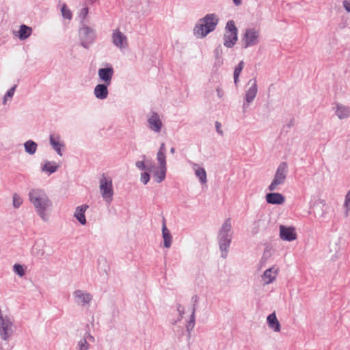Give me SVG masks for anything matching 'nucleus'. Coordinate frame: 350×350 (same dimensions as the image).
Listing matches in <instances>:
<instances>
[{
    "instance_id": "f257e3e1",
    "label": "nucleus",
    "mask_w": 350,
    "mask_h": 350,
    "mask_svg": "<svg viewBox=\"0 0 350 350\" xmlns=\"http://www.w3.org/2000/svg\"><path fill=\"white\" fill-rule=\"evenodd\" d=\"M28 196L29 201L34 206L38 215L42 220L46 221L47 218L45 211L48 207L52 205L46 193L42 189H33L29 191Z\"/></svg>"
},
{
    "instance_id": "f03ea898",
    "label": "nucleus",
    "mask_w": 350,
    "mask_h": 350,
    "mask_svg": "<svg viewBox=\"0 0 350 350\" xmlns=\"http://www.w3.org/2000/svg\"><path fill=\"white\" fill-rule=\"evenodd\" d=\"M218 23L219 18L215 14H208L195 25L193 35L198 38H203L216 29Z\"/></svg>"
},
{
    "instance_id": "7ed1b4c3",
    "label": "nucleus",
    "mask_w": 350,
    "mask_h": 350,
    "mask_svg": "<svg viewBox=\"0 0 350 350\" xmlns=\"http://www.w3.org/2000/svg\"><path fill=\"white\" fill-rule=\"evenodd\" d=\"M231 228L230 219L228 218L224 221L217 235L219 247L221 253V257L224 259L227 258L228 248L232 242Z\"/></svg>"
},
{
    "instance_id": "20e7f679",
    "label": "nucleus",
    "mask_w": 350,
    "mask_h": 350,
    "mask_svg": "<svg viewBox=\"0 0 350 350\" xmlns=\"http://www.w3.org/2000/svg\"><path fill=\"white\" fill-rule=\"evenodd\" d=\"M288 172V165L286 162H282L278 167L274 175V178L268 186V189L271 191L278 189V186L283 185L286 178Z\"/></svg>"
},
{
    "instance_id": "39448f33",
    "label": "nucleus",
    "mask_w": 350,
    "mask_h": 350,
    "mask_svg": "<svg viewBox=\"0 0 350 350\" xmlns=\"http://www.w3.org/2000/svg\"><path fill=\"white\" fill-rule=\"evenodd\" d=\"M226 33L224 36V45L232 48L238 40V29L234 21H228L226 25Z\"/></svg>"
},
{
    "instance_id": "423d86ee",
    "label": "nucleus",
    "mask_w": 350,
    "mask_h": 350,
    "mask_svg": "<svg viewBox=\"0 0 350 350\" xmlns=\"http://www.w3.org/2000/svg\"><path fill=\"white\" fill-rule=\"evenodd\" d=\"M79 36L80 44L85 49H88L90 45L95 41L96 38L95 31L86 25H83L80 27Z\"/></svg>"
},
{
    "instance_id": "0eeeda50",
    "label": "nucleus",
    "mask_w": 350,
    "mask_h": 350,
    "mask_svg": "<svg viewBox=\"0 0 350 350\" xmlns=\"http://www.w3.org/2000/svg\"><path fill=\"white\" fill-rule=\"evenodd\" d=\"M99 187L103 198L110 203L113 200V190L112 180L110 177H107L105 174H103L99 180Z\"/></svg>"
},
{
    "instance_id": "6e6552de",
    "label": "nucleus",
    "mask_w": 350,
    "mask_h": 350,
    "mask_svg": "<svg viewBox=\"0 0 350 350\" xmlns=\"http://www.w3.org/2000/svg\"><path fill=\"white\" fill-rule=\"evenodd\" d=\"M12 322L8 317H3L0 310V336L3 340H7L11 336Z\"/></svg>"
},
{
    "instance_id": "1a4fd4ad",
    "label": "nucleus",
    "mask_w": 350,
    "mask_h": 350,
    "mask_svg": "<svg viewBox=\"0 0 350 350\" xmlns=\"http://www.w3.org/2000/svg\"><path fill=\"white\" fill-rule=\"evenodd\" d=\"M259 32L254 28L246 29L243 38V48L254 46L259 42Z\"/></svg>"
},
{
    "instance_id": "9d476101",
    "label": "nucleus",
    "mask_w": 350,
    "mask_h": 350,
    "mask_svg": "<svg viewBox=\"0 0 350 350\" xmlns=\"http://www.w3.org/2000/svg\"><path fill=\"white\" fill-rule=\"evenodd\" d=\"M104 68H101L98 70L99 79L107 85H110L114 74V70L111 64L105 63Z\"/></svg>"
},
{
    "instance_id": "9b49d317",
    "label": "nucleus",
    "mask_w": 350,
    "mask_h": 350,
    "mask_svg": "<svg viewBox=\"0 0 350 350\" xmlns=\"http://www.w3.org/2000/svg\"><path fill=\"white\" fill-rule=\"evenodd\" d=\"M157 159L159 167L154 172V176L157 183H161L165 178L166 174V157L165 154H157Z\"/></svg>"
},
{
    "instance_id": "f8f14e48",
    "label": "nucleus",
    "mask_w": 350,
    "mask_h": 350,
    "mask_svg": "<svg viewBox=\"0 0 350 350\" xmlns=\"http://www.w3.org/2000/svg\"><path fill=\"white\" fill-rule=\"evenodd\" d=\"M248 85H250V87L245 92L244 96L245 103H243V107H245L246 105H249L251 103H252L258 92V86L256 78L251 79L248 81Z\"/></svg>"
},
{
    "instance_id": "ddd939ff",
    "label": "nucleus",
    "mask_w": 350,
    "mask_h": 350,
    "mask_svg": "<svg viewBox=\"0 0 350 350\" xmlns=\"http://www.w3.org/2000/svg\"><path fill=\"white\" fill-rule=\"evenodd\" d=\"M280 237L282 240L293 241L297 239L295 228L293 226H280Z\"/></svg>"
},
{
    "instance_id": "4468645a",
    "label": "nucleus",
    "mask_w": 350,
    "mask_h": 350,
    "mask_svg": "<svg viewBox=\"0 0 350 350\" xmlns=\"http://www.w3.org/2000/svg\"><path fill=\"white\" fill-rule=\"evenodd\" d=\"M113 44L118 48L122 49L127 46L126 36L119 29H116L112 33Z\"/></svg>"
},
{
    "instance_id": "2eb2a0df",
    "label": "nucleus",
    "mask_w": 350,
    "mask_h": 350,
    "mask_svg": "<svg viewBox=\"0 0 350 350\" xmlns=\"http://www.w3.org/2000/svg\"><path fill=\"white\" fill-rule=\"evenodd\" d=\"M265 200L268 204L280 205L285 202V197L280 193L270 192L266 194Z\"/></svg>"
},
{
    "instance_id": "dca6fc26",
    "label": "nucleus",
    "mask_w": 350,
    "mask_h": 350,
    "mask_svg": "<svg viewBox=\"0 0 350 350\" xmlns=\"http://www.w3.org/2000/svg\"><path fill=\"white\" fill-rule=\"evenodd\" d=\"M148 122L151 130L159 133L161 131L162 122L160 117L157 112L153 111L151 116L148 118Z\"/></svg>"
},
{
    "instance_id": "f3484780",
    "label": "nucleus",
    "mask_w": 350,
    "mask_h": 350,
    "mask_svg": "<svg viewBox=\"0 0 350 350\" xmlns=\"http://www.w3.org/2000/svg\"><path fill=\"white\" fill-rule=\"evenodd\" d=\"M107 83H100L96 85L94 94L96 98L100 100L105 99L108 96V86Z\"/></svg>"
},
{
    "instance_id": "a211bd4d",
    "label": "nucleus",
    "mask_w": 350,
    "mask_h": 350,
    "mask_svg": "<svg viewBox=\"0 0 350 350\" xmlns=\"http://www.w3.org/2000/svg\"><path fill=\"white\" fill-rule=\"evenodd\" d=\"M162 237L163 239L164 247L170 248L172 242V236L166 226L165 219L164 217L162 221Z\"/></svg>"
},
{
    "instance_id": "6ab92c4d",
    "label": "nucleus",
    "mask_w": 350,
    "mask_h": 350,
    "mask_svg": "<svg viewBox=\"0 0 350 350\" xmlns=\"http://www.w3.org/2000/svg\"><path fill=\"white\" fill-rule=\"evenodd\" d=\"M73 295L76 299H78L81 301L79 302V304H81L82 306L88 304L92 299V296L90 293H83L81 290H76Z\"/></svg>"
},
{
    "instance_id": "aec40b11",
    "label": "nucleus",
    "mask_w": 350,
    "mask_h": 350,
    "mask_svg": "<svg viewBox=\"0 0 350 350\" xmlns=\"http://www.w3.org/2000/svg\"><path fill=\"white\" fill-rule=\"evenodd\" d=\"M267 322L269 328L273 329L274 332H278L280 331L281 325L279 321L277 319L275 312H273L268 315L267 318Z\"/></svg>"
},
{
    "instance_id": "412c9836",
    "label": "nucleus",
    "mask_w": 350,
    "mask_h": 350,
    "mask_svg": "<svg viewBox=\"0 0 350 350\" xmlns=\"http://www.w3.org/2000/svg\"><path fill=\"white\" fill-rule=\"evenodd\" d=\"M32 33V28L26 25H21L19 27V30L14 33L21 40H25L28 38Z\"/></svg>"
},
{
    "instance_id": "4be33fe9",
    "label": "nucleus",
    "mask_w": 350,
    "mask_h": 350,
    "mask_svg": "<svg viewBox=\"0 0 350 350\" xmlns=\"http://www.w3.org/2000/svg\"><path fill=\"white\" fill-rule=\"evenodd\" d=\"M50 144L57 153H61L62 150H64L62 149L65 146L64 144L60 141L58 135H50Z\"/></svg>"
},
{
    "instance_id": "5701e85b",
    "label": "nucleus",
    "mask_w": 350,
    "mask_h": 350,
    "mask_svg": "<svg viewBox=\"0 0 350 350\" xmlns=\"http://www.w3.org/2000/svg\"><path fill=\"white\" fill-rule=\"evenodd\" d=\"M88 208V206L83 204L77 207L74 216L79 221V222L85 225L86 224V218L85 216V212Z\"/></svg>"
},
{
    "instance_id": "b1692460",
    "label": "nucleus",
    "mask_w": 350,
    "mask_h": 350,
    "mask_svg": "<svg viewBox=\"0 0 350 350\" xmlns=\"http://www.w3.org/2000/svg\"><path fill=\"white\" fill-rule=\"evenodd\" d=\"M193 169L195 171L196 176L198 178L200 182L202 184H204L207 182L206 172L203 167H199L198 164L191 163Z\"/></svg>"
},
{
    "instance_id": "393cba45",
    "label": "nucleus",
    "mask_w": 350,
    "mask_h": 350,
    "mask_svg": "<svg viewBox=\"0 0 350 350\" xmlns=\"http://www.w3.org/2000/svg\"><path fill=\"white\" fill-rule=\"evenodd\" d=\"M336 113L339 118H345L350 115V107L337 105L336 108Z\"/></svg>"
},
{
    "instance_id": "a878e982",
    "label": "nucleus",
    "mask_w": 350,
    "mask_h": 350,
    "mask_svg": "<svg viewBox=\"0 0 350 350\" xmlns=\"http://www.w3.org/2000/svg\"><path fill=\"white\" fill-rule=\"evenodd\" d=\"M273 268H269L264 272L262 275V280L265 284H270L275 280L276 271L273 272Z\"/></svg>"
},
{
    "instance_id": "bb28decb",
    "label": "nucleus",
    "mask_w": 350,
    "mask_h": 350,
    "mask_svg": "<svg viewBox=\"0 0 350 350\" xmlns=\"http://www.w3.org/2000/svg\"><path fill=\"white\" fill-rule=\"evenodd\" d=\"M58 167V165L54 161H46L42 167V170L51 174L55 172Z\"/></svg>"
},
{
    "instance_id": "cd10ccee",
    "label": "nucleus",
    "mask_w": 350,
    "mask_h": 350,
    "mask_svg": "<svg viewBox=\"0 0 350 350\" xmlns=\"http://www.w3.org/2000/svg\"><path fill=\"white\" fill-rule=\"evenodd\" d=\"M243 67H244V62L241 61L234 68L233 76H234V83L235 85H237V84H238L239 77L240 73L241 72L242 70L243 69Z\"/></svg>"
},
{
    "instance_id": "c85d7f7f",
    "label": "nucleus",
    "mask_w": 350,
    "mask_h": 350,
    "mask_svg": "<svg viewBox=\"0 0 350 350\" xmlns=\"http://www.w3.org/2000/svg\"><path fill=\"white\" fill-rule=\"evenodd\" d=\"M37 146V144L31 139L24 144V148L27 153H35Z\"/></svg>"
},
{
    "instance_id": "c756f323",
    "label": "nucleus",
    "mask_w": 350,
    "mask_h": 350,
    "mask_svg": "<svg viewBox=\"0 0 350 350\" xmlns=\"http://www.w3.org/2000/svg\"><path fill=\"white\" fill-rule=\"evenodd\" d=\"M62 16L68 20H71L72 14L71 11L67 8L66 4H64L61 9Z\"/></svg>"
},
{
    "instance_id": "7c9ffc66",
    "label": "nucleus",
    "mask_w": 350,
    "mask_h": 350,
    "mask_svg": "<svg viewBox=\"0 0 350 350\" xmlns=\"http://www.w3.org/2000/svg\"><path fill=\"white\" fill-rule=\"evenodd\" d=\"M16 87H17V85L15 84L10 89H9L7 91L6 94H5V96L3 98V105L6 104L8 98H12V96L15 92Z\"/></svg>"
},
{
    "instance_id": "2f4dec72",
    "label": "nucleus",
    "mask_w": 350,
    "mask_h": 350,
    "mask_svg": "<svg viewBox=\"0 0 350 350\" xmlns=\"http://www.w3.org/2000/svg\"><path fill=\"white\" fill-rule=\"evenodd\" d=\"M13 271L16 274H17L20 277H23L25 274V271L23 267L20 264H15L13 266Z\"/></svg>"
},
{
    "instance_id": "473e14b6",
    "label": "nucleus",
    "mask_w": 350,
    "mask_h": 350,
    "mask_svg": "<svg viewBox=\"0 0 350 350\" xmlns=\"http://www.w3.org/2000/svg\"><path fill=\"white\" fill-rule=\"evenodd\" d=\"M23 203V200L17 193H14L13 196V206L14 208H18L21 206Z\"/></svg>"
},
{
    "instance_id": "72a5a7b5",
    "label": "nucleus",
    "mask_w": 350,
    "mask_h": 350,
    "mask_svg": "<svg viewBox=\"0 0 350 350\" xmlns=\"http://www.w3.org/2000/svg\"><path fill=\"white\" fill-rule=\"evenodd\" d=\"M194 326H195V317H193V314H191L190 319L186 325V329H187V331L189 333V334H190V332L192 331Z\"/></svg>"
},
{
    "instance_id": "f704fd0d",
    "label": "nucleus",
    "mask_w": 350,
    "mask_h": 350,
    "mask_svg": "<svg viewBox=\"0 0 350 350\" xmlns=\"http://www.w3.org/2000/svg\"><path fill=\"white\" fill-rule=\"evenodd\" d=\"M89 346L88 342L83 338L81 339L77 344L79 350H88Z\"/></svg>"
},
{
    "instance_id": "c9c22d12",
    "label": "nucleus",
    "mask_w": 350,
    "mask_h": 350,
    "mask_svg": "<svg viewBox=\"0 0 350 350\" xmlns=\"http://www.w3.org/2000/svg\"><path fill=\"white\" fill-rule=\"evenodd\" d=\"M214 55L215 59L219 57L223 58V51L221 45H219L215 48V49L214 50Z\"/></svg>"
},
{
    "instance_id": "e433bc0d",
    "label": "nucleus",
    "mask_w": 350,
    "mask_h": 350,
    "mask_svg": "<svg viewBox=\"0 0 350 350\" xmlns=\"http://www.w3.org/2000/svg\"><path fill=\"white\" fill-rule=\"evenodd\" d=\"M344 206L347 209V212L350 210V190L347 192L345 196Z\"/></svg>"
},
{
    "instance_id": "4c0bfd02",
    "label": "nucleus",
    "mask_w": 350,
    "mask_h": 350,
    "mask_svg": "<svg viewBox=\"0 0 350 350\" xmlns=\"http://www.w3.org/2000/svg\"><path fill=\"white\" fill-rule=\"evenodd\" d=\"M314 214H315L316 217H317V215H319V219H321V222H326V221H325L326 213L325 212L320 213L319 211L316 210L314 211Z\"/></svg>"
},
{
    "instance_id": "58836bf2",
    "label": "nucleus",
    "mask_w": 350,
    "mask_h": 350,
    "mask_svg": "<svg viewBox=\"0 0 350 350\" xmlns=\"http://www.w3.org/2000/svg\"><path fill=\"white\" fill-rule=\"evenodd\" d=\"M150 180V174L148 172H143L141 175V181L146 185Z\"/></svg>"
},
{
    "instance_id": "ea45409f",
    "label": "nucleus",
    "mask_w": 350,
    "mask_h": 350,
    "mask_svg": "<svg viewBox=\"0 0 350 350\" xmlns=\"http://www.w3.org/2000/svg\"><path fill=\"white\" fill-rule=\"evenodd\" d=\"M83 339H85L88 342H94L95 341L94 337L92 336L89 332H86L83 336Z\"/></svg>"
},
{
    "instance_id": "a19ab883",
    "label": "nucleus",
    "mask_w": 350,
    "mask_h": 350,
    "mask_svg": "<svg viewBox=\"0 0 350 350\" xmlns=\"http://www.w3.org/2000/svg\"><path fill=\"white\" fill-rule=\"evenodd\" d=\"M135 165L138 169H139L141 170H148V168L146 167V166L143 161H137L135 163Z\"/></svg>"
},
{
    "instance_id": "79ce46f5",
    "label": "nucleus",
    "mask_w": 350,
    "mask_h": 350,
    "mask_svg": "<svg viewBox=\"0 0 350 350\" xmlns=\"http://www.w3.org/2000/svg\"><path fill=\"white\" fill-rule=\"evenodd\" d=\"M88 11L89 9L88 7L81 9L79 16L82 20H83L87 16L88 14Z\"/></svg>"
},
{
    "instance_id": "37998d69",
    "label": "nucleus",
    "mask_w": 350,
    "mask_h": 350,
    "mask_svg": "<svg viewBox=\"0 0 350 350\" xmlns=\"http://www.w3.org/2000/svg\"><path fill=\"white\" fill-rule=\"evenodd\" d=\"M254 226L252 228L251 232L253 235L256 234L259 231V225L258 222H254Z\"/></svg>"
},
{
    "instance_id": "c03bdc74",
    "label": "nucleus",
    "mask_w": 350,
    "mask_h": 350,
    "mask_svg": "<svg viewBox=\"0 0 350 350\" xmlns=\"http://www.w3.org/2000/svg\"><path fill=\"white\" fill-rule=\"evenodd\" d=\"M177 310L178 312L180 317L183 318V314H185L184 308H183L180 304H178V306H177Z\"/></svg>"
},
{
    "instance_id": "a18cd8bd",
    "label": "nucleus",
    "mask_w": 350,
    "mask_h": 350,
    "mask_svg": "<svg viewBox=\"0 0 350 350\" xmlns=\"http://www.w3.org/2000/svg\"><path fill=\"white\" fill-rule=\"evenodd\" d=\"M224 63L223 58H217L215 59V66H221Z\"/></svg>"
},
{
    "instance_id": "49530a36",
    "label": "nucleus",
    "mask_w": 350,
    "mask_h": 350,
    "mask_svg": "<svg viewBox=\"0 0 350 350\" xmlns=\"http://www.w3.org/2000/svg\"><path fill=\"white\" fill-rule=\"evenodd\" d=\"M343 5H344V7H345V10L348 12H350V1H345L343 2Z\"/></svg>"
},
{
    "instance_id": "de8ad7c7",
    "label": "nucleus",
    "mask_w": 350,
    "mask_h": 350,
    "mask_svg": "<svg viewBox=\"0 0 350 350\" xmlns=\"http://www.w3.org/2000/svg\"><path fill=\"white\" fill-rule=\"evenodd\" d=\"M166 151L165 149V144L164 143H162L160 146L159 152L157 153H164V152Z\"/></svg>"
},
{
    "instance_id": "09e8293b",
    "label": "nucleus",
    "mask_w": 350,
    "mask_h": 350,
    "mask_svg": "<svg viewBox=\"0 0 350 350\" xmlns=\"http://www.w3.org/2000/svg\"><path fill=\"white\" fill-rule=\"evenodd\" d=\"M216 91H217V96H218L219 98L223 97L224 92H223V90L220 88L218 87L216 89Z\"/></svg>"
},
{
    "instance_id": "8fccbe9b",
    "label": "nucleus",
    "mask_w": 350,
    "mask_h": 350,
    "mask_svg": "<svg viewBox=\"0 0 350 350\" xmlns=\"http://www.w3.org/2000/svg\"><path fill=\"white\" fill-rule=\"evenodd\" d=\"M215 126H216V129H217V131L218 132V133L219 134H222V131L220 129V127H221V124L218 122H215Z\"/></svg>"
},
{
    "instance_id": "3c124183",
    "label": "nucleus",
    "mask_w": 350,
    "mask_h": 350,
    "mask_svg": "<svg viewBox=\"0 0 350 350\" xmlns=\"http://www.w3.org/2000/svg\"><path fill=\"white\" fill-rule=\"evenodd\" d=\"M198 295H195L191 297V301L193 302V304H197L198 301Z\"/></svg>"
},
{
    "instance_id": "603ef678",
    "label": "nucleus",
    "mask_w": 350,
    "mask_h": 350,
    "mask_svg": "<svg viewBox=\"0 0 350 350\" xmlns=\"http://www.w3.org/2000/svg\"><path fill=\"white\" fill-rule=\"evenodd\" d=\"M196 304H193V308H192V312H191V314H193V317H195V313H196Z\"/></svg>"
},
{
    "instance_id": "864d4df0",
    "label": "nucleus",
    "mask_w": 350,
    "mask_h": 350,
    "mask_svg": "<svg viewBox=\"0 0 350 350\" xmlns=\"http://www.w3.org/2000/svg\"><path fill=\"white\" fill-rule=\"evenodd\" d=\"M233 3L236 5H240L242 3V0H233Z\"/></svg>"
},
{
    "instance_id": "5fc2aeb1",
    "label": "nucleus",
    "mask_w": 350,
    "mask_h": 350,
    "mask_svg": "<svg viewBox=\"0 0 350 350\" xmlns=\"http://www.w3.org/2000/svg\"><path fill=\"white\" fill-rule=\"evenodd\" d=\"M293 125V120H291V121L289 122V123L287 124V126L288 128L291 127Z\"/></svg>"
},
{
    "instance_id": "6e6d98bb",
    "label": "nucleus",
    "mask_w": 350,
    "mask_h": 350,
    "mask_svg": "<svg viewBox=\"0 0 350 350\" xmlns=\"http://www.w3.org/2000/svg\"><path fill=\"white\" fill-rule=\"evenodd\" d=\"M174 151H175L174 148V147H171V148H170V152H171V153H174Z\"/></svg>"
},
{
    "instance_id": "4d7b16f0",
    "label": "nucleus",
    "mask_w": 350,
    "mask_h": 350,
    "mask_svg": "<svg viewBox=\"0 0 350 350\" xmlns=\"http://www.w3.org/2000/svg\"><path fill=\"white\" fill-rule=\"evenodd\" d=\"M0 350H3L2 345H0Z\"/></svg>"
}]
</instances>
